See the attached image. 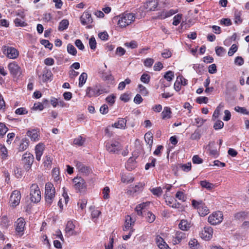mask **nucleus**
<instances>
[{"instance_id":"obj_1","label":"nucleus","mask_w":249,"mask_h":249,"mask_svg":"<svg viewBox=\"0 0 249 249\" xmlns=\"http://www.w3.org/2000/svg\"><path fill=\"white\" fill-rule=\"evenodd\" d=\"M135 19V15L132 13H124L119 16L118 25L121 28H124L129 25Z\"/></svg>"},{"instance_id":"obj_2","label":"nucleus","mask_w":249,"mask_h":249,"mask_svg":"<svg viewBox=\"0 0 249 249\" xmlns=\"http://www.w3.org/2000/svg\"><path fill=\"white\" fill-rule=\"evenodd\" d=\"M55 190L53 185L51 182H47L45 185V197L46 203L50 205L55 197Z\"/></svg>"},{"instance_id":"obj_3","label":"nucleus","mask_w":249,"mask_h":249,"mask_svg":"<svg viewBox=\"0 0 249 249\" xmlns=\"http://www.w3.org/2000/svg\"><path fill=\"white\" fill-rule=\"evenodd\" d=\"M30 199L32 202L37 203L41 200V192L36 184H32L30 187Z\"/></svg>"},{"instance_id":"obj_4","label":"nucleus","mask_w":249,"mask_h":249,"mask_svg":"<svg viewBox=\"0 0 249 249\" xmlns=\"http://www.w3.org/2000/svg\"><path fill=\"white\" fill-rule=\"evenodd\" d=\"M104 92V90L100 85L89 87L86 90V96L89 98L97 97Z\"/></svg>"},{"instance_id":"obj_5","label":"nucleus","mask_w":249,"mask_h":249,"mask_svg":"<svg viewBox=\"0 0 249 249\" xmlns=\"http://www.w3.org/2000/svg\"><path fill=\"white\" fill-rule=\"evenodd\" d=\"M192 203L193 206L197 209V212L200 216H205L210 213L209 209L202 201L193 200Z\"/></svg>"},{"instance_id":"obj_6","label":"nucleus","mask_w":249,"mask_h":249,"mask_svg":"<svg viewBox=\"0 0 249 249\" xmlns=\"http://www.w3.org/2000/svg\"><path fill=\"white\" fill-rule=\"evenodd\" d=\"M106 150L110 153L116 154L122 150V146L118 141L107 142L105 143Z\"/></svg>"},{"instance_id":"obj_7","label":"nucleus","mask_w":249,"mask_h":249,"mask_svg":"<svg viewBox=\"0 0 249 249\" xmlns=\"http://www.w3.org/2000/svg\"><path fill=\"white\" fill-rule=\"evenodd\" d=\"M75 189L80 193H84L87 189V185L84 179L81 177H76L73 179Z\"/></svg>"},{"instance_id":"obj_8","label":"nucleus","mask_w":249,"mask_h":249,"mask_svg":"<svg viewBox=\"0 0 249 249\" xmlns=\"http://www.w3.org/2000/svg\"><path fill=\"white\" fill-rule=\"evenodd\" d=\"M223 219V215L221 212L217 211L213 213L208 217V222L212 225L220 223Z\"/></svg>"},{"instance_id":"obj_9","label":"nucleus","mask_w":249,"mask_h":249,"mask_svg":"<svg viewBox=\"0 0 249 249\" xmlns=\"http://www.w3.org/2000/svg\"><path fill=\"white\" fill-rule=\"evenodd\" d=\"M3 53L10 59H16L19 55V52L18 50L12 47L4 46Z\"/></svg>"},{"instance_id":"obj_10","label":"nucleus","mask_w":249,"mask_h":249,"mask_svg":"<svg viewBox=\"0 0 249 249\" xmlns=\"http://www.w3.org/2000/svg\"><path fill=\"white\" fill-rule=\"evenodd\" d=\"M213 229L210 226L205 227L199 233L200 237L205 241L210 240L213 236Z\"/></svg>"},{"instance_id":"obj_11","label":"nucleus","mask_w":249,"mask_h":249,"mask_svg":"<svg viewBox=\"0 0 249 249\" xmlns=\"http://www.w3.org/2000/svg\"><path fill=\"white\" fill-rule=\"evenodd\" d=\"M25 225V221L22 217L18 218L15 223L16 231L20 236L23 235Z\"/></svg>"},{"instance_id":"obj_12","label":"nucleus","mask_w":249,"mask_h":249,"mask_svg":"<svg viewBox=\"0 0 249 249\" xmlns=\"http://www.w3.org/2000/svg\"><path fill=\"white\" fill-rule=\"evenodd\" d=\"M34 156L30 153H25L22 156V160L25 163L24 168L29 170L34 161Z\"/></svg>"},{"instance_id":"obj_13","label":"nucleus","mask_w":249,"mask_h":249,"mask_svg":"<svg viewBox=\"0 0 249 249\" xmlns=\"http://www.w3.org/2000/svg\"><path fill=\"white\" fill-rule=\"evenodd\" d=\"M52 75V73L50 70L46 68H44L42 71V74L38 75L39 82L45 83L47 82L51 79Z\"/></svg>"},{"instance_id":"obj_14","label":"nucleus","mask_w":249,"mask_h":249,"mask_svg":"<svg viewBox=\"0 0 249 249\" xmlns=\"http://www.w3.org/2000/svg\"><path fill=\"white\" fill-rule=\"evenodd\" d=\"M8 68L13 75L17 76L21 73L20 68L15 61L10 63L8 65Z\"/></svg>"},{"instance_id":"obj_15","label":"nucleus","mask_w":249,"mask_h":249,"mask_svg":"<svg viewBox=\"0 0 249 249\" xmlns=\"http://www.w3.org/2000/svg\"><path fill=\"white\" fill-rule=\"evenodd\" d=\"M20 198L21 195L20 192L18 190L14 191L10 196V201L12 205L13 206L18 205L19 203Z\"/></svg>"},{"instance_id":"obj_16","label":"nucleus","mask_w":249,"mask_h":249,"mask_svg":"<svg viewBox=\"0 0 249 249\" xmlns=\"http://www.w3.org/2000/svg\"><path fill=\"white\" fill-rule=\"evenodd\" d=\"M27 135L29 137L32 141H38L40 138L39 131L37 129L29 130L27 132Z\"/></svg>"},{"instance_id":"obj_17","label":"nucleus","mask_w":249,"mask_h":249,"mask_svg":"<svg viewBox=\"0 0 249 249\" xmlns=\"http://www.w3.org/2000/svg\"><path fill=\"white\" fill-rule=\"evenodd\" d=\"M186 233L180 231H177L173 236L172 242L174 245L179 244L181 241L186 237Z\"/></svg>"},{"instance_id":"obj_18","label":"nucleus","mask_w":249,"mask_h":249,"mask_svg":"<svg viewBox=\"0 0 249 249\" xmlns=\"http://www.w3.org/2000/svg\"><path fill=\"white\" fill-rule=\"evenodd\" d=\"M144 186V184L142 182H139L135 186L131 187L129 190L127 192V194L131 195H134L135 193H139L141 192Z\"/></svg>"},{"instance_id":"obj_19","label":"nucleus","mask_w":249,"mask_h":249,"mask_svg":"<svg viewBox=\"0 0 249 249\" xmlns=\"http://www.w3.org/2000/svg\"><path fill=\"white\" fill-rule=\"evenodd\" d=\"M81 23L85 25L91 23L92 22V18L91 15L88 12H84L80 17Z\"/></svg>"},{"instance_id":"obj_20","label":"nucleus","mask_w":249,"mask_h":249,"mask_svg":"<svg viewBox=\"0 0 249 249\" xmlns=\"http://www.w3.org/2000/svg\"><path fill=\"white\" fill-rule=\"evenodd\" d=\"M44 145L43 143H39L35 147L36 158V160L39 161L43 154Z\"/></svg>"},{"instance_id":"obj_21","label":"nucleus","mask_w":249,"mask_h":249,"mask_svg":"<svg viewBox=\"0 0 249 249\" xmlns=\"http://www.w3.org/2000/svg\"><path fill=\"white\" fill-rule=\"evenodd\" d=\"M158 6V2L155 0H151L147 1L144 3V8L147 9V11H155Z\"/></svg>"},{"instance_id":"obj_22","label":"nucleus","mask_w":249,"mask_h":249,"mask_svg":"<svg viewBox=\"0 0 249 249\" xmlns=\"http://www.w3.org/2000/svg\"><path fill=\"white\" fill-rule=\"evenodd\" d=\"M75 226L72 221H69L67 222L65 228L66 233L69 236L76 234L74 231Z\"/></svg>"},{"instance_id":"obj_23","label":"nucleus","mask_w":249,"mask_h":249,"mask_svg":"<svg viewBox=\"0 0 249 249\" xmlns=\"http://www.w3.org/2000/svg\"><path fill=\"white\" fill-rule=\"evenodd\" d=\"M156 241L157 246L160 249H171L161 237L157 236L156 238Z\"/></svg>"},{"instance_id":"obj_24","label":"nucleus","mask_w":249,"mask_h":249,"mask_svg":"<svg viewBox=\"0 0 249 249\" xmlns=\"http://www.w3.org/2000/svg\"><path fill=\"white\" fill-rule=\"evenodd\" d=\"M126 120L124 118H119V120L112 124V127L124 129L126 127Z\"/></svg>"},{"instance_id":"obj_25","label":"nucleus","mask_w":249,"mask_h":249,"mask_svg":"<svg viewBox=\"0 0 249 249\" xmlns=\"http://www.w3.org/2000/svg\"><path fill=\"white\" fill-rule=\"evenodd\" d=\"M76 166L79 171L81 173L88 174L90 172V169L89 167L86 166L80 162H77Z\"/></svg>"},{"instance_id":"obj_26","label":"nucleus","mask_w":249,"mask_h":249,"mask_svg":"<svg viewBox=\"0 0 249 249\" xmlns=\"http://www.w3.org/2000/svg\"><path fill=\"white\" fill-rule=\"evenodd\" d=\"M190 227V224L186 220L184 219L181 220L178 224L179 228L184 231H188Z\"/></svg>"},{"instance_id":"obj_27","label":"nucleus","mask_w":249,"mask_h":249,"mask_svg":"<svg viewBox=\"0 0 249 249\" xmlns=\"http://www.w3.org/2000/svg\"><path fill=\"white\" fill-rule=\"evenodd\" d=\"M29 146V141L27 139H23L18 147L19 151H23L25 150Z\"/></svg>"},{"instance_id":"obj_28","label":"nucleus","mask_w":249,"mask_h":249,"mask_svg":"<svg viewBox=\"0 0 249 249\" xmlns=\"http://www.w3.org/2000/svg\"><path fill=\"white\" fill-rule=\"evenodd\" d=\"M177 12V11H174V10H170L169 11H163L160 14V18L161 19H164L166 18L169 17L175 14Z\"/></svg>"},{"instance_id":"obj_29","label":"nucleus","mask_w":249,"mask_h":249,"mask_svg":"<svg viewBox=\"0 0 249 249\" xmlns=\"http://www.w3.org/2000/svg\"><path fill=\"white\" fill-rule=\"evenodd\" d=\"M171 111L170 107H166L164 108L161 112L162 118L163 119H169L171 118Z\"/></svg>"},{"instance_id":"obj_30","label":"nucleus","mask_w":249,"mask_h":249,"mask_svg":"<svg viewBox=\"0 0 249 249\" xmlns=\"http://www.w3.org/2000/svg\"><path fill=\"white\" fill-rule=\"evenodd\" d=\"M144 139L145 142L149 145L151 148L153 144V135L150 132H147L145 134Z\"/></svg>"},{"instance_id":"obj_31","label":"nucleus","mask_w":249,"mask_h":249,"mask_svg":"<svg viewBox=\"0 0 249 249\" xmlns=\"http://www.w3.org/2000/svg\"><path fill=\"white\" fill-rule=\"evenodd\" d=\"M88 78V75L86 72H83L81 74L79 78V87H82L86 83Z\"/></svg>"},{"instance_id":"obj_32","label":"nucleus","mask_w":249,"mask_h":249,"mask_svg":"<svg viewBox=\"0 0 249 249\" xmlns=\"http://www.w3.org/2000/svg\"><path fill=\"white\" fill-rule=\"evenodd\" d=\"M242 13L241 11L235 10L234 12V22L238 24L242 22V19L241 18Z\"/></svg>"},{"instance_id":"obj_33","label":"nucleus","mask_w":249,"mask_h":249,"mask_svg":"<svg viewBox=\"0 0 249 249\" xmlns=\"http://www.w3.org/2000/svg\"><path fill=\"white\" fill-rule=\"evenodd\" d=\"M69 22L67 19H63L60 23L58 26L59 31H63L66 30L69 26Z\"/></svg>"},{"instance_id":"obj_34","label":"nucleus","mask_w":249,"mask_h":249,"mask_svg":"<svg viewBox=\"0 0 249 249\" xmlns=\"http://www.w3.org/2000/svg\"><path fill=\"white\" fill-rule=\"evenodd\" d=\"M200 184L203 188H206L208 190H211L213 189L214 186V184L209 182H208L206 180L201 181Z\"/></svg>"},{"instance_id":"obj_35","label":"nucleus","mask_w":249,"mask_h":249,"mask_svg":"<svg viewBox=\"0 0 249 249\" xmlns=\"http://www.w3.org/2000/svg\"><path fill=\"white\" fill-rule=\"evenodd\" d=\"M132 225V218L129 216L127 215V216L126 218L125 221V224L123 228L124 231H127L129 229V228L131 227Z\"/></svg>"},{"instance_id":"obj_36","label":"nucleus","mask_w":249,"mask_h":249,"mask_svg":"<svg viewBox=\"0 0 249 249\" xmlns=\"http://www.w3.org/2000/svg\"><path fill=\"white\" fill-rule=\"evenodd\" d=\"M201 135L200 130L199 129H196L191 135L190 138L193 140H199L201 137Z\"/></svg>"},{"instance_id":"obj_37","label":"nucleus","mask_w":249,"mask_h":249,"mask_svg":"<svg viewBox=\"0 0 249 249\" xmlns=\"http://www.w3.org/2000/svg\"><path fill=\"white\" fill-rule=\"evenodd\" d=\"M85 142V139H83L82 136H80L78 138H75L73 140V143L78 146H82Z\"/></svg>"},{"instance_id":"obj_38","label":"nucleus","mask_w":249,"mask_h":249,"mask_svg":"<svg viewBox=\"0 0 249 249\" xmlns=\"http://www.w3.org/2000/svg\"><path fill=\"white\" fill-rule=\"evenodd\" d=\"M247 216V213L245 212H240L234 214V218L237 220H243Z\"/></svg>"},{"instance_id":"obj_39","label":"nucleus","mask_w":249,"mask_h":249,"mask_svg":"<svg viewBox=\"0 0 249 249\" xmlns=\"http://www.w3.org/2000/svg\"><path fill=\"white\" fill-rule=\"evenodd\" d=\"M67 51L68 52L73 55H75L77 53V50L71 44H69L67 45Z\"/></svg>"},{"instance_id":"obj_40","label":"nucleus","mask_w":249,"mask_h":249,"mask_svg":"<svg viewBox=\"0 0 249 249\" xmlns=\"http://www.w3.org/2000/svg\"><path fill=\"white\" fill-rule=\"evenodd\" d=\"M151 191L154 195L157 196H160L162 193V190L160 187L154 188L151 189Z\"/></svg>"},{"instance_id":"obj_41","label":"nucleus","mask_w":249,"mask_h":249,"mask_svg":"<svg viewBox=\"0 0 249 249\" xmlns=\"http://www.w3.org/2000/svg\"><path fill=\"white\" fill-rule=\"evenodd\" d=\"M189 245L192 249H197L198 248V243L196 239H193L190 241Z\"/></svg>"},{"instance_id":"obj_42","label":"nucleus","mask_w":249,"mask_h":249,"mask_svg":"<svg viewBox=\"0 0 249 249\" xmlns=\"http://www.w3.org/2000/svg\"><path fill=\"white\" fill-rule=\"evenodd\" d=\"M234 110L239 113H240L243 114H249V112L246 109V108L240 107H235L234 108Z\"/></svg>"},{"instance_id":"obj_43","label":"nucleus","mask_w":249,"mask_h":249,"mask_svg":"<svg viewBox=\"0 0 249 249\" xmlns=\"http://www.w3.org/2000/svg\"><path fill=\"white\" fill-rule=\"evenodd\" d=\"M164 77L168 81H171L172 80L173 78L174 77V73L172 71H169L166 72L165 74Z\"/></svg>"},{"instance_id":"obj_44","label":"nucleus","mask_w":249,"mask_h":249,"mask_svg":"<svg viewBox=\"0 0 249 249\" xmlns=\"http://www.w3.org/2000/svg\"><path fill=\"white\" fill-rule=\"evenodd\" d=\"M182 14H178L174 17L173 24L175 26L178 25L180 22L182 18Z\"/></svg>"},{"instance_id":"obj_45","label":"nucleus","mask_w":249,"mask_h":249,"mask_svg":"<svg viewBox=\"0 0 249 249\" xmlns=\"http://www.w3.org/2000/svg\"><path fill=\"white\" fill-rule=\"evenodd\" d=\"M124 46L127 47H129L131 49H135L137 48L138 43L137 41L132 40L130 42H126L124 43Z\"/></svg>"},{"instance_id":"obj_46","label":"nucleus","mask_w":249,"mask_h":249,"mask_svg":"<svg viewBox=\"0 0 249 249\" xmlns=\"http://www.w3.org/2000/svg\"><path fill=\"white\" fill-rule=\"evenodd\" d=\"M89 45L91 50H95L96 48V41L94 37H91L89 39Z\"/></svg>"},{"instance_id":"obj_47","label":"nucleus","mask_w":249,"mask_h":249,"mask_svg":"<svg viewBox=\"0 0 249 249\" xmlns=\"http://www.w3.org/2000/svg\"><path fill=\"white\" fill-rule=\"evenodd\" d=\"M14 23L16 26L25 27L27 25V23L18 18L15 19Z\"/></svg>"},{"instance_id":"obj_48","label":"nucleus","mask_w":249,"mask_h":249,"mask_svg":"<svg viewBox=\"0 0 249 249\" xmlns=\"http://www.w3.org/2000/svg\"><path fill=\"white\" fill-rule=\"evenodd\" d=\"M8 131V128L3 123H0V136H3Z\"/></svg>"},{"instance_id":"obj_49","label":"nucleus","mask_w":249,"mask_h":249,"mask_svg":"<svg viewBox=\"0 0 249 249\" xmlns=\"http://www.w3.org/2000/svg\"><path fill=\"white\" fill-rule=\"evenodd\" d=\"M40 43L42 45H44L45 48L52 50L53 48V44L50 43L48 40L42 39L41 40Z\"/></svg>"},{"instance_id":"obj_50","label":"nucleus","mask_w":249,"mask_h":249,"mask_svg":"<svg viewBox=\"0 0 249 249\" xmlns=\"http://www.w3.org/2000/svg\"><path fill=\"white\" fill-rule=\"evenodd\" d=\"M150 76L146 73H143L141 77V81L145 84H148L150 81Z\"/></svg>"},{"instance_id":"obj_51","label":"nucleus","mask_w":249,"mask_h":249,"mask_svg":"<svg viewBox=\"0 0 249 249\" xmlns=\"http://www.w3.org/2000/svg\"><path fill=\"white\" fill-rule=\"evenodd\" d=\"M122 181L124 183H131L133 182L134 180V178L133 177H129L126 176H122Z\"/></svg>"},{"instance_id":"obj_52","label":"nucleus","mask_w":249,"mask_h":249,"mask_svg":"<svg viewBox=\"0 0 249 249\" xmlns=\"http://www.w3.org/2000/svg\"><path fill=\"white\" fill-rule=\"evenodd\" d=\"M224 126V123L220 120H217L213 125V128L215 130L221 129Z\"/></svg>"},{"instance_id":"obj_53","label":"nucleus","mask_w":249,"mask_h":249,"mask_svg":"<svg viewBox=\"0 0 249 249\" xmlns=\"http://www.w3.org/2000/svg\"><path fill=\"white\" fill-rule=\"evenodd\" d=\"M203 160L198 155H195L192 158V161L194 164H200L203 162Z\"/></svg>"},{"instance_id":"obj_54","label":"nucleus","mask_w":249,"mask_h":249,"mask_svg":"<svg viewBox=\"0 0 249 249\" xmlns=\"http://www.w3.org/2000/svg\"><path fill=\"white\" fill-rule=\"evenodd\" d=\"M147 221L149 223L153 222L155 219V216L151 212H148L146 216Z\"/></svg>"},{"instance_id":"obj_55","label":"nucleus","mask_w":249,"mask_h":249,"mask_svg":"<svg viewBox=\"0 0 249 249\" xmlns=\"http://www.w3.org/2000/svg\"><path fill=\"white\" fill-rule=\"evenodd\" d=\"M238 47L236 45L233 44L231 46V48L230 49L229 52H228V55L229 56L232 55L237 51Z\"/></svg>"},{"instance_id":"obj_56","label":"nucleus","mask_w":249,"mask_h":249,"mask_svg":"<svg viewBox=\"0 0 249 249\" xmlns=\"http://www.w3.org/2000/svg\"><path fill=\"white\" fill-rule=\"evenodd\" d=\"M125 53V50L121 47H119L117 48L116 50V55L121 56L124 55Z\"/></svg>"},{"instance_id":"obj_57","label":"nucleus","mask_w":249,"mask_h":249,"mask_svg":"<svg viewBox=\"0 0 249 249\" xmlns=\"http://www.w3.org/2000/svg\"><path fill=\"white\" fill-rule=\"evenodd\" d=\"M176 197L179 200L184 201L185 200V197L184 193L181 191H178L176 194Z\"/></svg>"},{"instance_id":"obj_58","label":"nucleus","mask_w":249,"mask_h":249,"mask_svg":"<svg viewBox=\"0 0 249 249\" xmlns=\"http://www.w3.org/2000/svg\"><path fill=\"white\" fill-rule=\"evenodd\" d=\"M110 190L109 187H105L103 190V197L104 199H107L109 197V193Z\"/></svg>"},{"instance_id":"obj_59","label":"nucleus","mask_w":249,"mask_h":249,"mask_svg":"<svg viewBox=\"0 0 249 249\" xmlns=\"http://www.w3.org/2000/svg\"><path fill=\"white\" fill-rule=\"evenodd\" d=\"M15 113L18 115H24L26 114L28 111L24 107H20L17 109L15 111Z\"/></svg>"},{"instance_id":"obj_60","label":"nucleus","mask_w":249,"mask_h":249,"mask_svg":"<svg viewBox=\"0 0 249 249\" xmlns=\"http://www.w3.org/2000/svg\"><path fill=\"white\" fill-rule=\"evenodd\" d=\"M196 101L198 104H206L208 101V98L206 97H199L196 98Z\"/></svg>"},{"instance_id":"obj_61","label":"nucleus","mask_w":249,"mask_h":249,"mask_svg":"<svg viewBox=\"0 0 249 249\" xmlns=\"http://www.w3.org/2000/svg\"><path fill=\"white\" fill-rule=\"evenodd\" d=\"M225 52V50L222 47H217L215 48L216 53L218 56H222Z\"/></svg>"},{"instance_id":"obj_62","label":"nucleus","mask_w":249,"mask_h":249,"mask_svg":"<svg viewBox=\"0 0 249 249\" xmlns=\"http://www.w3.org/2000/svg\"><path fill=\"white\" fill-rule=\"evenodd\" d=\"M243 58L241 56H237L235 58L234 63L238 66H241L244 64Z\"/></svg>"},{"instance_id":"obj_63","label":"nucleus","mask_w":249,"mask_h":249,"mask_svg":"<svg viewBox=\"0 0 249 249\" xmlns=\"http://www.w3.org/2000/svg\"><path fill=\"white\" fill-rule=\"evenodd\" d=\"M217 71L216 66L215 64L210 65L208 67V71L210 73H215Z\"/></svg>"},{"instance_id":"obj_64","label":"nucleus","mask_w":249,"mask_h":249,"mask_svg":"<svg viewBox=\"0 0 249 249\" xmlns=\"http://www.w3.org/2000/svg\"><path fill=\"white\" fill-rule=\"evenodd\" d=\"M76 46L80 50L84 49V46L80 39H77L75 41Z\"/></svg>"}]
</instances>
